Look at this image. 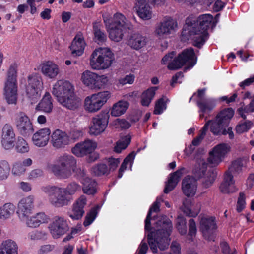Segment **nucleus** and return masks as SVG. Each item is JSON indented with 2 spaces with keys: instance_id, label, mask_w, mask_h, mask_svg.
Returning <instances> with one entry per match:
<instances>
[{
  "instance_id": "obj_1",
  "label": "nucleus",
  "mask_w": 254,
  "mask_h": 254,
  "mask_svg": "<svg viewBox=\"0 0 254 254\" xmlns=\"http://www.w3.org/2000/svg\"><path fill=\"white\" fill-rule=\"evenodd\" d=\"M52 93L63 107L74 110L81 106V100L74 92V86L69 81L58 80L53 85Z\"/></svg>"
},
{
  "instance_id": "obj_2",
  "label": "nucleus",
  "mask_w": 254,
  "mask_h": 254,
  "mask_svg": "<svg viewBox=\"0 0 254 254\" xmlns=\"http://www.w3.org/2000/svg\"><path fill=\"white\" fill-rule=\"evenodd\" d=\"M162 228L152 231L147 235L148 243L153 253L157 252V247L163 251L169 246L167 236L169 235L172 229L171 221L166 218H162L157 223Z\"/></svg>"
},
{
  "instance_id": "obj_3",
  "label": "nucleus",
  "mask_w": 254,
  "mask_h": 254,
  "mask_svg": "<svg viewBox=\"0 0 254 254\" xmlns=\"http://www.w3.org/2000/svg\"><path fill=\"white\" fill-rule=\"evenodd\" d=\"M234 112L232 108H228L219 113L214 120H209L208 127H210V131L216 136L226 135L232 139L234 137L232 128L229 127L230 119L234 116Z\"/></svg>"
},
{
  "instance_id": "obj_4",
  "label": "nucleus",
  "mask_w": 254,
  "mask_h": 254,
  "mask_svg": "<svg viewBox=\"0 0 254 254\" xmlns=\"http://www.w3.org/2000/svg\"><path fill=\"white\" fill-rule=\"evenodd\" d=\"M41 190L47 195L50 204L56 208L67 206L72 200L71 197L68 196L63 187L47 185L42 187Z\"/></svg>"
},
{
  "instance_id": "obj_5",
  "label": "nucleus",
  "mask_w": 254,
  "mask_h": 254,
  "mask_svg": "<svg viewBox=\"0 0 254 254\" xmlns=\"http://www.w3.org/2000/svg\"><path fill=\"white\" fill-rule=\"evenodd\" d=\"M114 60V54L109 48H99L91 54L89 64L93 69L104 70L109 68Z\"/></svg>"
},
{
  "instance_id": "obj_6",
  "label": "nucleus",
  "mask_w": 254,
  "mask_h": 254,
  "mask_svg": "<svg viewBox=\"0 0 254 254\" xmlns=\"http://www.w3.org/2000/svg\"><path fill=\"white\" fill-rule=\"evenodd\" d=\"M17 65L10 66L3 88V96L8 104H16L18 99Z\"/></svg>"
},
{
  "instance_id": "obj_7",
  "label": "nucleus",
  "mask_w": 254,
  "mask_h": 254,
  "mask_svg": "<svg viewBox=\"0 0 254 254\" xmlns=\"http://www.w3.org/2000/svg\"><path fill=\"white\" fill-rule=\"evenodd\" d=\"M196 62L197 57L194 50L192 48H190L184 50L168 65L167 67L170 70L178 69L184 65L192 67L196 64Z\"/></svg>"
},
{
  "instance_id": "obj_8",
  "label": "nucleus",
  "mask_w": 254,
  "mask_h": 254,
  "mask_svg": "<svg viewBox=\"0 0 254 254\" xmlns=\"http://www.w3.org/2000/svg\"><path fill=\"white\" fill-rule=\"evenodd\" d=\"M110 97L111 93L108 91L88 96L84 100L85 110L89 113L96 112L101 109Z\"/></svg>"
},
{
  "instance_id": "obj_9",
  "label": "nucleus",
  "mask_w": 254,
  "mask_h": 254,
  "mask_svg": "<svg viewBox=\"0 0 254 254\" xmlns=\"http://www.w3.org/2000/svg\"><path fill=\"white\" fill-rule=\"evenodd\" d=\"M42 88L43 82L40 75L35 74L28 76L27 82L26 84V92L27 98L31 104H34L38 101Z\"/></svg>"
},
{
  "instance_id": "obj_10",
  "label": "nucleus",
  "mask_w": 254,
  "mask_h": 254,
  "mask_svg": "<svg viewBox=\"0 0 254 254\" xmlns=\"http://www.w3.org/2000/svg\"><path fill=\"white\" fill-rule=\"evenodd\" d=\"M207 164L203 160H200L198 164L193 170L195 177L202 179L203 186L209 188L211 186L216 177V172L213 170H207Z\"/></svg>"
},
{
  "instance_id": "obj_11",
  "label": "nucleus",
  "mask_w": 254,
  "mask_h": 254,
  "mask_svg": "<svg viewBox=\"0 0 254 254\" xmlns=\"http://www.w3.org/2000/svg\"><path fill=\"white\" fill-rule=\"evenodd\" d=\"M186 28L193 41L194 45L201 47L208 38L207 31L197 28L195 20L191 21L189 18L186 19Z\"/></svg>"
},
{
  "instance_id": "obj_12",
  "label": "nucleus",
  "mask_w": 254,
  "mask_h": 254,
  "mask_svg": "<svg viewBox=\"0 0 254 254\" xmlns=\"http://www.w3.org/2000/svg\"><path fill=\"white\" fill-rule=\"evenodd\" d=\"M14 123L18 132L24 136H28L34 131L32 122L23 112L16 113L14 117Z\"/></svg>"
},
{
  "instance_id": "obj_13",
  "label": "nucleus",
  "mask_w": 254,
  "mask_h": 254,
  "mask_svg": "<svg viewBox=\"0 0 254 254\" xmlns=\"http://www.w3.org/2000/svg\"><path fill=\"white\" fill-rule=\"evenodd\" d=\"M50 233L55 239L60 238L69 230L67 220L63 216H56L49 226Z\"/></svg>"
},
{
  "instance_id": "obj_14",
  "label": "nucleus",
  "mask_w": 254,
  "mask_h": 254,
  "mask_svg": "<svg viewBox=\"0 0 254 254\" xmlns=\"http://www.w3.org/2000/svg\"><path fill=\"white\" fill-rule=\"evenodd\" d=\"M230 144L222 143L215 146L209 152L208 161L214 166L218 165L231 151Z\"/></svg>"
},
{
  "instance_id": "obj_15",
  "label": "nucleus",
  "mask_w": 254,
  "mask_h": 254,
  "mask_svg": "<svg viewBox=\"0 0 254 254\" xmlns=\"http://www.w3.org/2000/svg\"><path fill=\"white\" fill-rule=\"evenodd\" d=\"M178 26L176 20L171 17L165 18L156 27L155 33L159 39L166 38L175 30Z\"/></svg>"
},
{
  "instance_id": "obj_16",
  "label": "nucleus",
  "mask_w": 254,
  "mask_h": 254,
  "mask_svg": "<svg viewBox=\"0 0 254 254\" xmlns=\"http://www.w3.org/2000/svg\"><path fill=\"white\" fill-rule=\"evenodd\" d=\"M109 116L107 114L100 113L92 119V125L89 128L91 135H98L103 132L108 123Z\"/></svg>"
},
{
  "instance_id": "obj_17",
  "label": "nucleus",
  "mask_w": 254,
  "mask_h": 254,
  "mask_svg": "<svg viewBox=\"0 0 254 254\" xmlns=\"http://www.w3.org/2000/svg\"><path fill=\"white\" fill-rule=\"evenodd\" d=\"M50 143L55 149H62L69 145L68 133L62 130L57 129L51 135Z\"/></svg>"
},
{
  "instance_id": "obj_18",
  "label": "nucleus",
  "mask_w": 254,
  "mask_h": 254,
  "mask_svg": "<svg viewBox=\"0 0 254 254\" xmlns=\"http://www.w3.org/2000/svg\"><path fill=\"white\" fill-rule=\"evenodd\" d=\"M1 144L5 149H10L14 146L15 133L12 126L9 123L5 124L1 133Z\"/></svg>"
},
{
  "instance_id": "obj_19",
  "label": "nucleus",
  "mask_w": 254,
  "mask_h": 254,
  "mask_svg": "<svg viewBox=\"0 0 254 254\" xmlns=\"http://www.w3.org/2000/svg\"><path fill=\"white\" fill-rule=\"evenodd\" d=\"M97 147L96 141L86 140L83 142L77 143L73 147L71 151L77 157H81L93 152Z\"/></svg>"
},
{
  "instance_id": "obj_20",
  "label": "nucleus",
  "mask_w": 254,
  "mask_h": 254,
  "mask_svg": "<svg viewBox=\"0 0 254 254\" xmlns=\"http://www.w3.org/2000/svg\"><path fill=\"white\" fill-rule=\"evenodd\" d=\"M34 198L29 195L22 198L19 202L17 213L19 219L22 221L27 219L32 214V210L33 207Z\"/></svg>"
},
{
  "instance_id": "obj_21",
  "label": "nucleus",
  "mask_w": 254,
  "mask_h": 254,
  "mask_svg": "<svg viewBox=\"0 0 254 254\" xmlns=\"http://www.w3.org/2000/svg\"><path fill=\"white\" fill-rule=\"evenodd\" d=\"M200 228L206 239L214 241V231L216 229L214 218L202 217L200 221Z\"/></svg>"
},
{
  "instance_id": "obj_22",
  "label": "nucleus",
  "mask_w": 254,
  "mask_h": 254,
  "mask_svg": "<svg viewBox=\"0 0 254 254\" xmlns=\"http://www.w3.org/2000/svg\"><path fill=\"white\" fill-rule=\"evenodd\" d=\"M41 72L49 79H55L60 72L59 66L54 62L46 61L40 65Z\"/></svg>"
},
{
  "instance_id": "obj_23",
  "label": "nucleus",
  "mask_w": 254,
  "mask_h": 254,
  "mask_svg": "<svg viewBox=\"0 0 254 254\" xmlns=\"http://www.w3.org/2000/svg\"><path fill=\"white\" fill-rule=\"evenodd\" d=\"M51 134L50 129L44 128L38 130L32 136V141L34 144L38 147L45 146L49 140Z\"/></svg>"
},
{
  "instance_id": "obj_24",
  "label": "nucleus",
  "mask_w": 254,
  "mask_h": 254,
  "mask_svg": "<svg viewBox=\"0 0 254 254\" xmlns=\"http://www.w3.org/2000/svg\"><path fill=\"white\" fill-rule=\"evenodd\" d=\"M182 189L185 195L188 197L193 196L196 192V180L192 177H186L182 181Z\"/></svg>"
},
{
  "instance_id": "obj_25",
  "label": "nucleus",
  "mask_w": 254,
  "mask_h": 254,
  "mask_svg": "<svg viewBox=\"0 0 254 254\" xmlns=\"http://www.w3.org/2000/svg\"><path fill=\"white\" fill-rule=\"evenodd\" d=\"M86 46L82 34L78 33L73 39L70 46L71 54L74 56H80L83 54Z\"/></svg>"
},
{
  "instance_id": "obj_26",
  "label": "nucleus",
  "mask_w": 254,
  "mask_h": 254,
  "mask_svg": "<svg viewBox=\"0 0 254 254\" xmlns=\"http://www.w3.org/2000/svg\"><path fill=\"white\" fill-rule=\"evenodd\" d=\"M82 82L87 87L91 89H100L98 85V75L89 70H85L82 73Z\"/></svg>"
},
{
  "instance_id": "obj_27",
  "label": "nucleus",
  "mask_w": 254,
  "mask_h": 254,
  "mask_svg": "<svg viewBox=\"0 0 254 254\" xmlns=\"http://www.w3.org/2000/svg\"><path fill=\"white\" fill-rule=\"evenodd\" d=\"M86 197L84 195H81L74 204L72 211L69 214V217L74 220L80 219L84 213L83 209L86 204Z\"/></svg>"
},
{
  "instance_id": "obj_28",
  "label": "nucleus",
  "mask_w": 254,
  "mask_h": 254,
  "mask_svg": "<svg viewBox=\"0 0 254 254\" xmlns=\"http://www.w3.org/2000/svg\"><path fill=\"white\" fill-rule=\"evenodd\" d=\"M233 176L229 172H226L223 182L220 186V190L223 193L229 194L237 191L238 189L234 185Z\"/></svg>"
},
{
  "instance_id": "obj_29",
  "label": "nucleus",
  "mask_w": 254,
  "mask_h": 254,
  "mask_svg": "<svg viewBox=\"0 0 254 254\" xmlns=\"http://www.w3.org/2000/svg\"><path fill=\"white\" fill-rule=\"evenodd\" d=\"M103 19L105 25L115 26L124 28H126V26L128 25V21L126 17L119 12H117L114 14L112 19L103 16Z\"/></svg>"
},
{
  "instance_id": "obj_30",
  "label": "nucleus",
  "mask_w": 254,
  "mask_h": 254,
  "mask_svg": "<svg viewBox=\"0 0 254 254\" xmlns=\"http://www.w3.org/2000/svg\"><path fill=\"white\" fill-rule=\"evenodd\" d=\"M147 39L139 33L131 35L128 40V45L132 49L138 50L146 45Z\"/></svg>"
},
{
  "instance_id": "obj_31",
  "label": "nucleus",
  "mask_w": 254,
  "mask_h": 254,
  "mask_svg": "<svg viewBox=\"0 0 254 254\" xmlns=\"http://www.w3.org/2000/svg\"><path fill=\"white\" fill-rule=\"evenodd\" d=\"M184 170V168H182L171 174L170 178L169 179L167 183L166 184L165 188L164 190V193H168L174 189L179 181V180L183 174V171Z\"/></svg>"
},
{
  "instance_id": "obj_32",
  "label": "nucleus",
  "mask_w": 254,
  "mask_h": 254,
  "mask_svg": "<svg viewBox=\"0 0 254 254\" xmlns=\"http://www.w3.org/2000/svg\"><path fill=\"white\" fill-rule=\"evenodd\" d=\"M134 9L138 17L143 20H149L152 17V9L149 4L134 5Z\"/></svg>"
},
{
  "instance_id": "obj_33",
  "label": "nucleus",
  "mask_w": 254,
  "mask_h": 254,
  "mask_svg": "<svg viewBox=\"0 0 254 254\" xmlns=\"http://www.w3.org/2000/svg\"><path fill=\"white\" fill-rule=\"evenodd\" d=\"M53 108L52 99L49 92H46L40 102L38 104L36 109L44 112L49 113Z\"/></svg>"
},
{
  "instance_id": "obj_34",
  "label": "nucleus",
  "mask_w": 254,
  "mask_h": 254,
  "mask_svg": "<svg viewBox=\"0 0 254 254\" xmlns=\"http://www.w3.org/2000/svg\"><path fill=\"white\" fill-rule=\"evenodd\" d=\"M56 165L60 167H64L72 169L74 171V167L76 165V160L75 158L70 155L64 154L60 156L57 160Z\"/></svg>"
},
{
  "instance_id": "obj_35",
  "label": "nucleus",
  "mask_w": 254,
  "mask_h": 254,
  "mask_svg": "<svg viewBox=\"0 0 254 254\" xmlns=\"http://www.w3.org/2000/svg\"><path fill=\"white\" fill-rule=\"evenodd\" d=\"M46 220V216L44 213H39L34 216L31 215L30 217H27V219L23 220L22 221L25 222L28 227L35 228L44 223Z\"/></svg>"
},
{
  "instance_id": "obj_36",
  "label": "nucleus",
  "mask_w": 254,
  "mask_h": 254,
  "mask_svg": "<svg viewBox=\"0 0 254 254\" xmlns=\"http://www.w3.org/2000/svg\"><path fill=\"white\" fill-rule=\"evenodd\" d=\"M108 29L109 38L115 42H119L123 39L126 28L115 26L106 25Z\"/></svg>"
},
{
  "instance_id": "obj_37",
  "label": "nucleus",
  "mask_w": 254,
  "mask_h": 254,
  "mask_svg": "<svg viewBox=\"0 0 254 254\" xmlns=\"http://www.w3.org/2000/svg\"><path fill=\"white\" fill-rule=\"evenodd\" d=\"M50 169L55 176L61 179L68 178L72 174V169L64 167H60L59 165L56 164L51 165Z\"/></svg>"
},
{
  "instance_id": "obj_38",
  "label": "nucleus",
  "mask_w": 254,
  "mask_h": 254,
  "mask_svg": "<svg viewBox=\"0 0 254 254\" xmlns=\"http://www.w3.org/2000/svg\"><path fill=\"white\" fill-rule=\"evenodd\" d=\"M129 103L125 100H120L115 103L111 109V115L118 117L124 114L128 108Z\"/></svg>"
},
{
  "instance_id": "obj_39",
  "label": "nucleus",
  "mask_w": 254,
  "mask_h": 254,
  "mask_svg": "<svg viewBox=\"0 0 254 254\" xmlns=\"http://www.w3.org/2000/svg\"><path fill=\"white\" fill-rule=\"evenodd\" d=\"M182 209L186 215L189 217H195L200 211V207L199 205H197V208H194L191 200L186 199L183 202Z\"/></svg>"
},
{
  "instance_id": "obj_40",
  "label": "nucleus",
  "mask_w": 254,
  "mask_h": 254,
  "mask_svg": "<svg viewBox=\"0 0 254 254\" xmlns=\"http://www.w3.org/2000/svg\"><path fill=\"white\" fill-rule=\"evenodd\" d=\"M249 161L248 158H238L231 163L230 166L229 172L230 174L233 173L234 175H237L241 173L243 170V168L245 167L247 163Z\"/></svg>"
},
{
  "instance_id": "obj_41",
  "label": "nucleus",
  "mask_w": 254,
  "mask_h": 254,
  "mask_svg": "<svg viewBox=\"0 0 254 254\" xmlns=\"http://www.w3.org/2000/svg\"><path fill=\"white\" fill-rule=\"evenodd\" d=\"M82 190L88 195H94L97 192L96 183L89 178H85L82 182Z\"/></svg>"
},
{
  "instance_id": "obj_42",
  "label": "nucleus",
  "mask_w": 254,
  "mask_h": 254,
  "mask_svg": "<svg viewBox=\"0 0 254 254\" xmlns=\"http://www.w3.org/2000/svg\"><path fill=\"white\" fill-rule=\"evenodd\" d=\"M213 21V16L210 14H205L200 15L197 20L196 26L198 29L207 31Z\"/></svg>"
},
{
  "instance_id": "obj_43",
  "label": "nucleus",
  "mask_w": 254,
  "mask_h": 254,
  "mask_svg": "<svg viewBox=\"0 0 254 254\" xmlns=\"http://www.w3.org/2000/svg\"><path fill=\"white\" fill-rule=\"evenodd\" d=\"M157 90L156 87H151L142 93L141 96V104L142 106L148 107L149 105Z\"/></svg>"
},
{
  "instance_id": "obj_44",
  "label": "nucleus",
  "mask_w": 254,
  "mask_h": 254,
  "mask_svg": "<svg viewBox=\"0 0 254 254\" xmlns=\"http://www.w3.org/2000/svg\"><path fill=\"white\" fill-rule=\"evenodd\" d=\"M101 23L95 21L93 23V33L95 41L98 43L104 42L107 38L106 34L101 30Z\"/></svg>"
},
{
  "instance_id": "obj_45",
  "label": "nucleus",
  "mask_w": 254,
  "mask_h": 254,
  "mask_svg": "<svg viewBox=\"0 0 254 254\" xmlns=\"http://www.w3.org/2000/svg\"><path fill=\"white\" fill-rule=\"evenodd\" d=\"M162 201V200L161 198H157L156 201L153 204L152 206L150 208V210L145 221V229L146 230H150L151 229L150 220L151 213L152 212H157L159 211V204Z\"/></svg>"
},
{
  "instance_id": "obj_46",
  "label": "nucleus",
  "mask_w": 254,
  "mask_h": 254,
  "mask_svg": "<svg viewBox=\"0 0 254 254\" xmlns=\"http://www.w3.org/2000/svg\"><path fill=\"white\" fill-rule=\"evenodd\" d=\"M3 250L7 252V254H18V246L16 243L10 239L3 241L1 244Z\"/></svg>"
},
{
  "instance_id": "obj_47",
  "label": "nucleus",
  "mask_w": 254,
  "mask_h": 254,
  "mask_svg": "<svg viewBox=\"0 0 254 254\" xmlns=\"http://www.w3.org/2000/svg\"><path fill=\"white\" fill-rule=\"evenodd\" d=\"M131 137L129 134L127 135L122 137L117 143L114 147V151L116 153H120L121 151L125 149L129 144L131 141Z\"/></svg>"
},
{
  "instance_id": "obj_48",
  "label": "nucleus",
  "mask_w": 254,
  "mask_h": 254,
  "mask_svg": "<svg viewBox=\"0 0 254 254\" xmlns=\"http://www.w3.org/2000/svg\"><path fill=\"white\" fill-rule=\"evenodd\" d=\"M14 206L11 203H6L0 208V218L6 219L9 218L14 212Z\"/></svg>"
},
{
  "instance_id": "obj_49",
  "label": "nucleus",
  "mask_w": 254,
  "mask_h": 254,
  "mask_svg": "<svg viewBox=\"0 0 254 254\" xmlns=\"http://www.w3.org/2000/svg\"><path fill=\"white\" fill-rule=\"evenodd\" d=\"M197 104L202 112H210L215 107L214 102L209 99L197 100Z\"/></svg>"
},
{
  "instance_id": "obj_50",
  "label": "nucleus",
  "mask_w": 254,
  "mask_h": 254,
  "mask_svg": "<svg viewBox=\"0 0 254 254\" xmlns=\"http://www.w3.org/2000/svg\"><path fill=\"white\" fill-rule=\"evenodd\" d=\"M91 172L95 176H101L109 173L107 166L104 163L98 164L91 168Z\"/></svg>"
},
{
  "instance_id": "obj_51",
  "label": "nucleus",
  "mask_w": 254,
  "mask_h": 254,
  "mask_svg": "<svg viewBox=\"0 0 254 254\" xmlns=\"http://www.w3.org/2000/svg\"><path fill=\"white\" fill-rule=\"evenodd\" d=\"M10 170V165L7 161H0V180H4L8 178Z\"/></svg>"
},
{
  "instance_id": "obj_52",
  "label": "nucleus",
  "mask_w": 254,
  "mask_h": 254,
  "mask_svg": "<svg viewBox=\"0 0 254 254\" xmlns=\"http://www.w3.org/2000/svg\"><path fill=\"white\" fill-rule=\"evenodd\" d=\"M15 149L18 153H27L29 150V146L25 140L22 137H19L16 142Z\"/></svg>"
},
{
  "instance_id": "obj_53",
  "label": "nucleus",
  "mask_w": 254,
  "mask_h": 254,
  "mask_svg": "<svg viewBox=\"0 0 254 254\" xmlns=\"http://www.w3.org/2000/svg\"><path fill=\"white\" fill-rule=\"evenodd\" d=\"M135 154L132 152L130 153L124 160L119 170L118 178H121L123 176V172L127 169V165H132L134 159Z\"/></svg>"
},
{
  "instance_id": "obj_54",
  "label": "nucleus",
  "mask_w": 254,
  "mask_h": 254,
  "mask_svg": "<svg viewBox=\"0 0 254 254\" xmlns=\"http://www.w3.org/2000/svg\"><path fill=\"white\" fill-rule=\"evenodd\" d=\"M168 101L169 99L166 97L159 99L156 103L154 113L161 114L166 109V103Z\"/></svg>"
},
{
  "instance_id": "obj_55",
  "label": "nucleus",
  "mask_w": 254,
  "mask_h": 254,
  "mask_svg": "<svg viewBox=\"0 0 254 254\" xmlns=\"http://www.w3.org/2000/svg\"><path fill=\"white\" fill-rule=\"evenodd\" d=\"M64 191L68 196L74 194L76 192L81 190V186L78 183L72 182L69 183L65 188H64Z\"/></svg>"
},
{
  "instance_id": "obj_56",
  "label": "nucleus",
  "mask_w": 254,
  "mask_h": 254,
  "mask_svg": "<svg viewBox=\"0 0 254 254\" xmlns=\"http://www.w3.org/2000/svg\"><path fill=\"white\" fill-rule=\"evenodd\" d=\"M253 125V123L250 121L241 122L236 127L238 133L241 134L249 130Z\"/></svg>"
},
{
  "instance_id": "obj_57",
  "label": "nucleus",
  "mask_w": 254,
  "mask_h": 254,
  "mask_svg": "<svg viewBox=\"0 0 254 254\" xmlns=\"http://www.w3.org/2000/svg\"><path fill=\"white\" fill-rule=\"evenodd\" d=\"M186 219L182 217L179 216L177 219L176 227L179 233L182 235H185L187 233V228L186 226Z\"/></svg>"
},
{
  "instance_id": "obj_58",
  "label": "nucleus",
  "mask_w": 254,
  "mask_h": 254,
  "mask_svg": "<svg viewBox=\"0 0 254 254\" xmlns=\"http://www.w3.org/2000/svg\"><path fill=\"white\" fill-rule=\"evenodd\" d=\"M68 136L69 138V145H70L83 136V132L80 130L73 129L68 133Z\"/></svg>"
},
{
  "instance_id": "obj_59",
  "label": "nucleus",
  "mask_w": 254,
  "mask_h": 254,
  "mask_svg": "<svg viewBox=\"0 0 254 254\" xmlns=\"http://www.w3.org/2000/svg\"><path fill=\"white\" fill-rule=\"evenodd\" d=\"M26 171V168L22 165L21 161L15 162L12 169V173L14 175L20 176L23 174Z\"/></svg>"
},
{
  "instance_id": "obj_60",
  "label": "nucleus",
  "mask_w": 254,
  "mask_h": 254,
  "mask_svg": "<svg viewBox=\"0 0 254 254\" xmlns=\"http://www.w3.org/2000/svg\"><path fill=\"white\" fill-rule=\"evenodd\" d=\"M97 214V210L96 208H92L89 213H88L85 218L84 222L83 223L85 227L90 225L95 220Z\"/></svg>"
},
{
  "instance_id": "obj_61",
  "label": "nucleus",
  "mask_w": 254,
  "mask_h": 254,
  "mask_svg": "<svg viewBox=\"0 0 254 254\" xmlns=\"http://www.w3.org/2000/svg\"><path fill=\"white\" fill-rule=\"evenodd\" d=\"M245 199L246 197L244 193L243 192H240L236 205V210L238 212H241L245 208Z\"/></svg>"
},
{
  "instance_id": "obj_62",
  "label": "nucleus",
  "mask_w": 254,
  "mask_h": 254,
  "mask_svg": "<svg viewBox=\"0 0 254 254\" xmlns=\"http://www.w3.org/2000/svg\"><path fill=\"white\" fill-rule=\"evenodd\" d=\"M208 124L209 123L205 124V125L203 126V127L201 130V133L200 134V135L193 139V140L192 142V144L193 145H198L201 142V141L202 140L205 135H206L207 130H208Z\"/></svg>"
},
{
  "instance_id": "obj_63",
  "label": "nucleus",
  "mask_w": 254,
  "mask_h": 254,
  "mask_svg": "<svg viewBox=\"0 0 254 254\" xmlns=\"http://www.w3.org/2000/svg\"><path fill=\"white\" fill-rule=\"evenodd\" d=\"M197 232L196 223L193 219H190L189 221V236L190 239H192L195 236Z\"/></svg>"
},
{
  "instance_id": "obj_64",
  "label": "nucleus",
  "mask_w": 254,
  "mask_h": 254,
  "mask_svg": "<svg viewBox=\"0 0 254 254\" xmlns=\"http://www.w3.org/2000/svg\"><path fill=\"white\" fill-rule=\"evenodd\" d=\"M43 176V171L39 169H35L31 171L28 174L27 179L34 180Z\"/></svg>"
}]
</instances>
